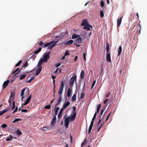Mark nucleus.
<instances>
[{
	"label": "nucleus",
	"instance_id": "obj_1",
	"mask_svg": "<svg viewBox=\"0 0 147 147\" xmlns=\"http://www.w3.org/2000/svg\"><path fill=\"white\" fill-rule=\"evenodd\" d=\"M58 42V41H55L53 40L49 42L46 43L44 45V42L42 41H40L39 42L38 45L42 46V48L47 47V49H48L51 50L56 45V44Z\"/></svg>",
	"mask_w": 147,
	"mask_h": 147
},
{
	"label": "nucleus",
	"instance_id": "obj_2",
	"mask_svg": "<svg viewBox=\"0 0 147 147\" xmlns=\"http://www.w3.org/2000/svg\"><path fill=\"white\" fill-rule=\"evenodd\" d=\"M51 51L45 53L43 55V58L42 59L43 60L44 62H46L50 58Z\"/></svg>",
	"mask_w": 147,
	"mask_h": 147
},
{
	"label": "nucleus",
	"instance_id": "obj_3",
	"mask_svg": "<svg viewBox=\"0 0 147 147\" xmlns=\"http://www.w3.org/2000/svg\"><path fill=\"white\" fill-rule=\"evenodd\" d=\"M76 76L75 75L74 76H73L70 79L69 81V84L71 86H73L74 83V81L76 80Z\"/></svg>",
	"mask_w": 147,
	"mask_h": 147
},
{
	"label": "nucleus",
	"instance_id": "obj_4",
	"mask_svg": "<svg viewBox=\"0 0 147 147\" xmlns=\"http://www.w3.org/2000/svg\"><path fill=\"white\" fill-rule=\"evenodd\" d=\"M82 39L81 38H78L76 40V43H74V44L76 45L77 47H79L80 46V45H77V43L80 44L82 43Z\"/></svg>",
	"mask_w": 147,
	"mask_h": 147
},
{
	"label": "nucleus",
	"instance_id": "obj_5",
	"mask_svg": "<svg viewBox=\"0 0 147 147\" xmlns=\"http://www.w3.org/2000/svg\"><path fill=\"white\" fill-rule=\"evenodd\" d=\"M70 117H68L66 118L65 120V125L66 128H68L69 123V120Z\"/></svg>",
	"mask_w": 147,
	"mask_h": 147
},
{
	"label": "nucleus",
	"instance_id": "obj_6",
	"mask_svg": "<svg viewBox=\"0 0 147 147\" xmlns=\"http://www.w3.org/2000/svg\"><path fill=\"white\" fill-rule=\"evenodd\" d=\"M32 97V95H30L28 98L27 99L26 102L22 104V106H25L28 104L30 102L31 100Z\"/></svg>",
	"mask_w": 147,
	"mask_h": 147
},
{
	"label": "nucleus",
	"instance_id": "obj_7",
	"mask_svg": "<svg viewBox=\"0 0 147 147\" xmlns=\"http://www.w3.org/2000/svg\"><path fill=\"white\" fill-rule=\"evenodd\" d=\"M14 93H13V92H12L11 93V95L9 97V99L8 100V102L10 104L11 103L12 100L14 99Z\"/></svg>",
	"mask_w": 147,
	"mask_h": 147
},
{
	"label": "nucleus",
	"instance_id": "obj_8",
	"mask_svg": "<svg viewBox=\"0 0 147 147\" xmlns=\"http://www.w3.org/2000/svg\"><path fill=\"white\" fill-rule=\"evenodd\" d=\"M104 123V122L103 121H102L101 119H100L99 120V121L98 124H97V125L98 126L100 125V126H99V127L98 128V131L100 129L101 127H102V125H103Z\"/></svg>",
	"mask_w": 147,
	"mask_h": 147
},
{
	"label": "nucleus",
	"instance_id": "obj_9",
	"mask_svg": "<svg viewBox=\"0 0 147 147\" xmlns=\"http://www.w3.org/2000/svg\"><path fill=\"white\" fill-rule=\"evenodd\" d=\"M94 121V120L92 119V120L91 122L90 125L89 126L88 129V133L89 134L90 133V131L92 129Z\"/></svg>",
	"mask_w": 147,
	"mask_h": 147
},
{
	"label": "nucleus",
	"instance_id": "obj_10",
	"mask_svg": "<svg viewBox=\"0 0 147 147\" xmlns=\"http://www.w3.org/2000/svg\"><path fill=\"white\" fill-rule=\"evenodd\" d=\"M9 82V80H8L5 81L4 82L3 85L2 86V89H4L6 87V86L8 85Z\"/></svg>",
	"mask_w": 147,
	"mask_h": 147
},
{
	"label": "nucleus",
	"instance_id": "obj_11",
	"mask_svg": "<svg viewBox=\"0 0 147 147\" xmlns=\"http://www.w3.org/2000/svg\"><path fill=\"white\" fill-rule=\"evenodd\" d=\"M106 60L108 62H111V55H110V52L109 53L107 54Z\"/></svg>",
	"mask_w": 147,
	"mask_h": 147
},
{
	"label": "nucleus",
	"instance_id": "obj_12",
	"mask_svg": "<svg viewBox=\"0 0 147 147\" xmlns=\"http://www.w3.org/2000/svg\"><path fill=\"white\" fill-rule=\"evenodd\" d=\"M90 28H92V26L91 25L89 24L87 25L84 26L83 28L84 30H87L88 31L90 30Z\"/></svg>",
	"mask_w": 147,
	"mask_h": 147
},
{
	"label": "nucleus",
	"instance_id": "obj_13",
	"mask_svg": "<svg viewBox=\"0 0 147 147\" xmlns=\"http://www.w3.org/2000/svg\"><path fill=\"white\" fill-rule=\"evenodd\" d=\"M89 24L88 23L87 19H84L83 20L82 23L81 24V25L83 26H84L88 25Z\"/></svg>",
	"mask_w": 147,
	"mask_h": 147
},
{
	"label": "nucleus",
	"instance_id": "obj_14",
	"mask_svg": "<svg viewBox=\"0 0 147 147\" xmlns=\"http://www.w3.org/2000/svg\"><path fill=\"white\" fill-rule=\"evenodd\" d=\"M9 109V108H7L3 110L0 111V116L4 113H6Z\"/></svg>",
	"mask_w": 147,
	"mask_h": 147
},
{
	"label": "nucleus",
	"instance_id": "obj_15",
	"mask_svg": "<svg viewBox=\"0 0 147 147\" xmlns=\"http://www.w3.org/2000/svg\"><path fill=\"white\" fill-rule=\"evenodd\" d=\"M76 114L75 113H73V115L70 116V121H73L75 120L76 118Z\"/></svg>",
	"mask_w": 147,
	"mask_h": 147
},
{
	"label": "nucleus",
	"instance_id": "obj_16",
	"mask_svg": "<svg viewBox=\"0 0 147 147\" xmlns=\"http://www.w3.org/2000/svg\"><path fill=\"white\" fill-rule=\"evenodd\" d=\"M42 67H38L37 68V70L36 71V73H35L36 75H38L40 73L42 70Z\"/></svg>",
	"mask_w": 147,
	"mask_h": 147
},
{
	"label": "nucleus",
	"instance_id": "obj_17",
	"mask_svg": "<svg viewBox=\"0 0 147 147\" xmlns=\"http://www.w3.org/2000/svg\"><path fill=\"white\" fill-rule=\"evenodd\" d=\"M63 110H64V109H63V108H61L60 109L59 112L58 114V117L59 119L61 117V116L62 115V113H63Z\"/></svg>",
	"mask_w": 147,
	"mask_h": 147
},
{
	"label": "nucleus",
	"instance_id": "obj_18",
	"mask_svg": "<svg viewBox=\"0 0 147 147\" xmlns=\"http://www.w3.org/2000/svg\"><path fill=\"white\" fill-rule=\"evenodd\" d=\"M70 104V102L68 101H67L66 103H65L63 105L62 108L65 109Z\"/></svg>",
	"mask_w": 147,
	"mask_h": 147
},
{
	"label": "nucleus",
	"instance_id": "obj_19",
	"mask_svg": "<svg viewBox=\"0 0 147 147\" xmlns=\"http://www.w3.org/2000/svg\"><path fill=\"white\" fill-rule=\"evenodd\" d=\"M122 49L121 46H119L118 49V54L117 56H118L120 55L122 51Z\"/></svg>",
	"mask_w": 147,
	"mask_h": 147
},
{
	"label": "nucleus",
	"instance_id": "obj_20",
	"mask_svg": "<svg viewBox=\"0 0 147 147\" xmlns=\"http://www.w3.org/2000/svg\"><path fill=\"white\" fill-rule=\"evenodd\" d=\"M57 107V105H56L54 107V109L55 111V115L57 114L58 110L59 109V107Z\"/></svg>",
	"mask_w": 147,
	"mask_h": 147
},
{
	"label": "nucleus",
	"instance_id": "obj_21",
	"mask_svg": "<svg viewBox=\"0 0 147 147\" xmlns=\"http://www.w3.org/2000/svg\"><path fill=\"white\" fill-rule=\"evenodd\" d=\"M72 92V90L70 88H69L67 90V95L68 97H69L71 96Z\"/></svg>",
	"mask_w": 147,
	"mask_h": 147
},
{
	"label": "nucleus",
	"instance_id": "obj_22",
	"mask_svg": "<svg viewBox=\"0 0 147 147\" xmlns=\"http://www.w3.org/2000/svg\"><path fill=\"white\" fill-rule=\"evenodd\" d=\"M122 17H121L120 19H118L117 20V27H119L121 22V20Z\"/></svg>",
	"mask_w": 147,
	"mask_h": 147
},
{
	"label": "nucleus",
	"instance_id": "obj_23",
	"mask_svg": "<svg viewBox=\"0 0 147 147\" xmlns=\"http://www.w3.org/2000/svg\"><path fill=\"white\" fill-rule=\"evenodd\" d=\"M74 42L73 40H71L68 41L66 42H65L64 43V44L66 45H71Z\"/></svg>",
	"mask_w": 147,
	"mask_h": 147
},
{
	"label": "nucleus",
	"instance_id": "obj_24",
	"mask_svg": "<svg viewBox=\"0 0 147 147\" xmlns=\"http://www.w3.org/2000/svg\"><path fill=\"white\" fill-rule=\"evenodd\" d=\"M84 74L85 72L83 70H82L80 74V78L81 79H83Z\"/></svg>",
	"mask_w": 147,
	"mask_h": 147
},
{
	"label": "nucleus",
	"instance_id": "obj_25",
	"mask_svg": "<svg viewBox=\"0 0 147 147\" xmlns=\"http://www.w3.org/2000/svg\"><path fill=\"white\" fill-rule=\"evenodd\" d=\"M80 36L79 35H78L75 34H73L72 35L71 38L72 39H74L78 37H79Z\"/></svg>",
	"mask_w": 147,
	"mask_h": 147
},
{
	"label": "nucleus",
	"instance_id": "obj_26",
	"mask_svg": "<svg viewBox=\"0 0 147 147\" xmlns=\"http://www.w3.org/2000/svg\"><path fill=\"white\" fill-rule=\"evenodd\" d=\"M42 62H44L43 60L42 59H40L37 65V66L39 67H41V65H42Z\"/></svg>",
	"mask_w": 147,
	"mask_h": 147
},
{
	"label": "nucleus",
	"instance_id": "obj_27",
	"mask_svg": "<svg viewBox=\"0 0 147 147\" xmlns=\"http://www.w3.org/2000/svg\"><path fill=\"white\" fill-rule=\"evenodd\" d=\"M106 45H107V47H106V53H107V54H108V53H109V45L108 43H106Z\"/></svg>",
	"mask_w": 147,
	"mask_h": 147
},
{
	"label": "nucleus",
	"instance_id": "obj_28",
	"mask_svg": "<svg viewBox=\"0 0 147 147\" xmlns=\"http://www.w3.org/2000/svg\"><path fill=\"white\" fill-rule=\"evenodd\" d=\"M61 100H62V99H61V96H60L59 98V99H58V100L57 104L56 105H57V106L61 102Z\"/></svg>",
	"mask_w": 147,
	"mask_h": 147
},
{
	"label": "nucleus",
	"instance_id": "obj_29",
	"mask_svg": "<svg viewBox=\"0 0 147 147\" xmlns=\"http://www.w3.org/2000/svg\"><path fill=\"white\" fill-rule=\"evenodd\" d=\"M25 88L22 89L21 91V96H24V94L25 91Z\"/></svg>",
	"mask_w": 147,
	"mask_h": 147
},
{
	"label": "nucleus",
	"instance_id": "obj_30",
	"mask_svg": "<svg viewBox=\"0 0 147 147\" xmlns=\"http://www.w3.org/2000/svg\"><path fill=\"white\" fill-rule=\"evenodd\" d=\"M41 49H42L41 47H39L37 50L35 51L34 52V54H36L38 53L41 51Z\"/></svg>",
	"mask_w": 147,
	"mask_h": 147
},
{
	"label": "nucleus",
	"instance_id": "obj_31",
	"mask_svg": "<svg viewBox=\"0 0 147 147\" xmlns=\"http://www.w3.org/2000/svg\"><path fill=\"white\" fill-rule=\"evenodd\" d=\"M76 94H74L72 98V100L73 101H74L76 99Z\"/></svg>",
	"mask_w": 147,
	"mask_h": 147
},
{
	"label": "nucleus",
	"instance_id": "obj_32",
	"mask_svg": "<svg viewBox=\"0 0 147 147\" xmlns=\"http://www.w3.org/2000/svg\"><path fill=\"white\" fill-rule=\"evenodd\" d=\"M56 119V118L55 116L54 117L52 121L51 122V124H53L55 122Z\"/></svg>",
	"mask_w": 147,
	"mask_h": 147
},
{
	"label": "nucleus",
	"instance_id": "obj_33",
	"mask_svg": "<svg viewBox=\"0 0 147 147\" xmlns=\"http://www.w3.org/2000/svg\"><path fill=\"white\" fill-rule=\"evenodd\" d=\"M63 88H60L58 92V93L59 94H62Z\"/></svg>",
	"mask_w": 147,
	"mask_h": 147
},
{
	"label": "nucleus",
	"instance_id": "obj_34",
	"mask_svg": "<svg viewBox=\"0 0 147 147\" xmlns=\"http://www.w3.org/2000/svg\"><path fill=\"white\" fill-rule=\"evenodd\" d=\"M13 138V136L11 135H10L6 139V141H10Z\"/></svg>",
	"mask_w": 147,
	"mask_h": 147
},
{
	"label": "nucleus",
	"instance_id": "obj_35",
	"mask_svg": "<svg viewBox=\"0 0 147 147\" xmlns=\"http://www.w3.org/2000/svg\"><path fill=\"white\" fill-rule=\"evenodd\" d=\"M100 17L102 18L104 16L103 11L102 10H100Z\"/></svg>",
	"mask_w": 147,
	"mask_h": 147
},
{
	"label": "nucleus",
	"instance_id": "obj_36",
	"mask_svg": "<svg viewBox=\"0 0 147 147\" xmlns=\"http://www.w3.org/2000/svg\"><path fill=\"white\" fill-rule=\"evenodd\" d=\"M101 105L100 104H99L97 108V111L96 112V113H98L99 112L100 110V107H101Z\"/></svg>",
	"mask_w": 147,
	"mask_h": 147
},
{
	"label": "nucleus",
	"instance_id": "obj_37",
	"mask_svg": "<svg viewBox=\"0 0 147 147\" xmlns=\"http://www.w3.org/2000/svg\"><path fill=\"white\" fill-rule=\"evenodd\" d=\"M21 121V119L20 118H17L16 119H15L13 121V123H14L16 122H17L19 121Z\"/></svg>",
	"mask_w": 147,
	"mask_h": 147
},
{
	"label": "nucleus",
	"instance_id": "obj_38",
	"mask_svg": "<svg viewBox=\"0 0 147 147\" xmlns=\"http://www.w3.org/2000/svg\"><path fill=\"white\" fill-rule=\"evenodd\" d=\"M34 76L32 77L30 79H29L27 81V82H30L32 80H34Z\"/></svg>",
	"mask_w": 147,
	"mask_h": 147
},
{
	"label": "nucleus",
	"instance_id": "obj_39",
	"mask_svg": "<svg viewBox=\"0 0 147 147\" xmlns=\"http://www.w3.org/2000/svg\"><path fill=\"white\" fill-rule=\"evenodd\" d=\"M26 76V75H24L21 76L20 78V80H22L23 79H24L25 78Z\"/></svg>",
	"mask_w": 147,
	"mask_h": 147
},
{
	"label": "nucleus",
	"instance_id": "obj_40",
	"mask_svg": "<svg viewBox=\"0 0 147 147\" xmlns=\"http://www.w3.org/2000/svg\"><path fill=\"white\" fill-rule=\"evenodd\" d=\"M64 86H65V84L64 83V82L63 81H62L61 82V86H60V87H61L62 88H63L64 87Z\"/></svg>",
	"mask_w": 147,
	"mask_h": 147
},
{
	"label": "nucleus",
	"instance_id": "obj_41",
	"mask_svg": "<svg viewBox=\"0 0 147 147\" xmlns=\"http://www.w3.org/2000/svg\"><path fill=\"white\" fill-rule=\"evenodd\" d=\"M16 134L18 135H21L22 133L19 129H18L17 131Z\"/></svg>",
	"mask_w": 147,
	"mask_h": 147
},
{
	"label": "nucleus",
	"instance_id": "obj_42",
	"mask_svg": "<svg viewBox=\"0 0 147 147\" xmlns=\"http://www.w3.org/2000/svg\"><path fill=\"white\" fill-rule=\"evenodd\" d=\"M22 60H20L16 64V65H15V66L16 67H18V66L22 63Z\"/></svg>",
	"mask_w": 147,
	"mask_h": 147
},
{
	"label": "nucleus",
	"instance_id": "obj_43",
	"mask_svg": "<svg viewBox=\"0 0 147 147\" xmlns=\"http://www.w3.org/2000/svg\"><path fill=\"white\" fill-rule=\"evenodd\" d=\"M13 106L12 108V110L14 109L15 107V101H13Z\"/></svg>",
	"mask_w": 147,
	"mask_h": 147
},
{
	"label": "nucleus",
	"instance_id": "obj_44",
	"mask_svg": "<svg viewBox=\"0 0 147 147\" xmlns=\"http://www.w3.org/2000/svg\"><path fill=\"white\" fill-rule=\"evenodd\" d=\"M45 108L46 109H50L51 108L50 105H47L45 106Z\"/></svg>",
	"mask_w": 147,
	"mask_h": 147
},
{
	"label": "nucleus",
	"instance_id": "obj_45",
	"mask_svg": "<svg viewBox=\"0 0 147 147\" xmlns=\"http://www.w3.org/2000/svg\"><path fill=\"white\" fill-rule=\"evenodd\" d=\"M73 111L72 112V113H75L76 114V107L73 106Z\"/></svg>",
	"mask_w": 147,
	"mask_h": 147
},
{
	"label": "nucleus",
	"instance_id": "obj_46",
	"mask_svg": "<svg viewBox=\"0 0 147 147\" xmlns=\"http://www.w3.org/2000/svg\"><path fill=\"white\" fill-rule=\"evenodd\" d=\"M100 5L101 6V7H102L104 6V2L103 1H100Z\"/></svg>",
	"mask_w": 147,
	"mask_h": 147
},
{
	"label": "nucleus",
	"instance_id": "obj_47",
	"mask_svg": "<svg viewBox=\"0 0 147 147\" xmlns=\"http://www.w3.org/2000/svg\"><path fill=\"white\" fill-rule=\"evenodd\" d=\"M85 94L84 93H82L81 95L80 98L81 99H83V98H84V97L85 96Z\"/></svg>",
	"mask_w": 147,
	"mask_h": 147
},
{
	"label": "nucleus",
	"instance_id": "obj_48",
	"mask_svg": "<svg viewBox=\"0 0 147 147\" xmlns=\"http://www.w3.org/2000/svg\"><path fill=\"white\" fill-rule=\"evenodd\" d=\"M97 114V113H96L95 112V113L94 114V117H93V118L92 119L95 120V119L96 118V116Z\"/></svg>",
	"mask_w": 147,
	"mask_h": 147
},
{
	"label": "nucleus",
	"instance_id": "obj_49",
	"mask_svg": "<svg viewBox=\"0 0 147 147\" xmlns=\"http://www.w3.org/2000/svg\"><path fill=\"white\" fill-rule=\"evenodd\" d=\"M96 82V80H94L92 83V87H91V89H92L93 87L94 86L95 83Z\"/></svg>",
	"mask_w": 147,
	"mask_h": 147
},
{
	"label": "nucleus",
	"instance_id": "obj_50",
	"mask_svg": "<svg viewBox=\"0 0 147 147\" xmlns=\"http://www.w3.org/2000/svg\"><path fill=\"white\" fill-rule=\"evenodd\" d=\"M48 127H47L45 126L43 127V129H42L44 131H47V129H48Z\"/></svg>",
	"mask_w": 147,
	"mask_h": 147
},
{
	"label": "nucleus",
	"instance_id": "obj_51",
	"mask_svg": "<svg viewBox=\"0 0 147 147\" xmlns=\"http://www.w3.org/2000/svg\"><path fill=\"white\" fill-rule=\"evenodd\" d=\"M7 125L6 124H3L2 125V127L3 128H5L7 127Z\"/></svg>",
	"mask_w": 147,
	"mask_h": 147
},
{
	"label": "nucleus",
	"instance_id": "obj_52",
	"mask_svg": "<svg viewBox=\"0 0 147 147\" xmlns=\"http://www.w3.org/2000/svg\"><path fill=\"white\" fill-rule=\"evenodd\" d=\"M28 64V62H27V61L24 64V65H23L22 67V68H24V67H26V66Z\"/></svg>",
	"mask_w": 147,
	"mask_h": 147
},
{
	"label": "nucleus",
	"instance_id": "obj_53",
	"mask_svg": "<svg viewBox=\"0 0 147 147\" xmlns=\"http://www.w3.org/2000/svg\"><path fill=\"white\" fill-rule=\"evenodd\" d=\"M70 54L69 52L68 51H66L65 53V56H67Z\"/></svg>",
	"mask_w": 147,
	"mask_h": 147
},
{
	"label": "nucleus",
	"instance_id": "obj_54",
	"mask_svg": "<svg viewBox=\"0 0 147 147\" xmlns=\"http://www.w3.org/2000/svg\"><path fill=\"white\" fill-rule=\"evenodd\" d=\"M83 55V57H84V60H85V61H86V53H84Z\"/></svg>",
	"mask_w": 147,
	"mask_h": 147
},
{
	"label": "nucleus",
	"instance_id": "obj_55",
	"mask_svg": "<svg viewBox=\"0 0 147 147\" xmlns=\"http://www.w3.org/2000/svg\"><path fill=\"white\" fill-rule=\"evenodd\" d=\"M18 108L17 107H16V108L13 111V113L15 112H16L18 110Z\"/></svg>",
	"mask_w": 147,
	"mask_h": 147
},
{
	"label": "nucleus",
	"instance_id": "obj_56",
	"mask_svg": "<svg viewBox=\"0 0 147 147\" xmlns=\"http://www.w3.org/2000/svg\"><path fill=\"white\" fill-rule=\"evenodd\" d=\"M21 111L22 112H28V110L27 109H22L21 110Z\"/></svg>",
	"mask_w": 147,
	"mask_h": 147
},
{
	"label": "nucleus",
	"instance_id": "obj_57",
	"mask_svg": "<svg viewBox=\"0 0 147 147\" xmlns=\"http://www.w3.org/2000/svg\"><path fill=\"white\" fill-rule=\"evenodd\" d=\"M86 141V140H84V141L82 143V144H81V147H83L84 145V143H85Z\"/></svg>",
	"mask_w": 147,
	"mask_h": 147
},
{
	"label": "nucleus",
	"instance_id": "obj_58",
	"mask_svg": "<svg viewBox=\"0 0 147 147\" xmlns=\"http://www.w3.org/2000/svg\"><path fill=\"white\" fill-rule=\"evenodd\" d=\"M108 98H107L106 100H105L104 101V104H106L107 103V102L108 101Z\"/></svg>",
	"mask_w": 147,
	"mask_h": 147
},
{
	"label": "nucleus",
	"instance_id": "obj_59",
	"mask_svg": "<svg viewBox=\"0 0 147 147\" xmlns=\"http://www.w3.org/2000/svg\"><path fill=\"white\" fill-rule=\"evenodd\" d=\"M111 112L109 114V115L107 117V119H106V121L109 119V117L111 115Z\"/></svg>",
	"mask_w": 147,
	"mask_h": 147
},
{
	"label": "nucleus",
	"instance_id": "obj_60",
	"mask_svg": "<svg viewBox=\"0 0 147 147\" xmlns=\"http://www.w3.org/2000/svg\"><path fill=\"white\" fill-rule=\"evenodd\" d=\"M55 87H53V91H54V96H55V93L56 91H55Z\"/></svg>",
	"mask_w": 147,
	"mask_h": 147
},
{
	"label": "nucleus",
	"instance_id": "obj_61",
	"mask_svg": "<svg viewBox=\"0 0 147 147\" xmlns=\"http://www.w3.org/2000/svg\"><path fill=\"white\" fill-rule=\"evenodd\" d=\"M60 65H61V63H59L57 64H56L55 66L56 67H57L59 66Z\"/></svg>",
	"mask_w": 147,
	"mask_h": 147
},
{
	"label": "nucleus",
	"instance_id": "obj_62",
	"mask_svg": "<svg viewBox=\"0 0 147 147\" xmlns=\"http://www.w3.org/2000/svg\"><path fill=\"white\" fill-rule=\"evenodd\" d=\"M104 110L103 109H102L101 112H100V115H102L103 113V112H104Z\"/></svg>",
	"mask_w": 147,
	"mask_h": 147
},
{
	"label": "nucleus",
	"instance_id": "obj_63",
	"mask_svg": "<svg viewBox=\"0 0 147 147\" xmlns=\"http://www.w3.org/2000/svg\"><path fill=\"white\" fill-rule=\"evenodd\" d=\"M59 69L58 68H57L56 70L54 72V73H57L58 69Z\"/></svg>",
	"mask_w": 147,
	"mask_h": 147
},
{
	"label": "nucleus",
	"instance_id": "obj_64",
	"mask_svg": "<svg viewBox=\"0 0 147 147\" xmlns=\"http://www.w3.org/2000/svg\"><path fill=\"white\" fill-rule=\"evenodd\" d=\"M51 77H52V79L53 80V79H55V78H56V76H53V75Z\"/></svg>",
	"mask_w": 147,
	"mask_h": 147
}]
</instances>
